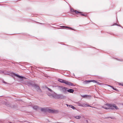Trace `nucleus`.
<instances>
[{
	"label": "nucleus",
	"instance_id": "nucleus-1",
	"mask_svg": "<svg viewBox=\"0 0 123 123\" xmlns=\"http://www.w3.org/2000/svg\"><path fill=\"white\" fill-rule=\"evenodd\" d=\"M105 106L106 107H105L104 108L106 109H115L117 110L118 109L117 107L115 105L107 104Z\"/></svg>",
	"mask_w": 123,
	"mask_h": 123
},
{
	"label": "nucleus",
	"instance_id": "nucleus-2",
	"mask_svg": "<svg viewBox=\"0 0 123 123\" xmlns=\"http://www.w3.org/2000/svg\"><path fill=\"white\" fill-rule=\"evenodd\" d=\"M57 87L58 90L63 92H65L67 91L68 88L67 87L62 86H58Z\"/></svg>",
	"mask_w": 123,
	"mask_h": 123
},
{
	"label": "nucleus",
	"instance_id": "nucleus-3",
	"mask_svg": "<svg viewBox=\"0 0 123 123\" xmlns=\"http://www.w3.org/2000/svg\"><path fill=\"white\" fill-rule=\"evenodd\" d=\"M48 89L49 90H50V92H51L52 93V94H49V93H48V95L52 97L55 98H56L57 94L53 92L52 90H51L49 88H48Z\"/></svg>",
	"mask_w": 123,
	"mask_h": 123
},
{
	"label": "nucleus",
	"instance_id": "nucleus-4",
	"mask_svg": "<svg viewBox=\"0 0 123 123\" xmlns=\"http://www.w3.org/2000/svg\"><path fill=\"white\" fill-rule=\"evenodd\" d=\"M64 96L61 94H57V95L56 98H59L60 99H62L64 98Z\"/></svg>",
	"mask_w": 123,
	"mask_h": 123
},
{
	"label": "nucleus",
	"instance_id": "nucleus-5",
	"mask_svg": "<svg viewBox=\"0 0 123 123\" xmlns=\"http://www.w3.org/2000/svg\"><path fill=\"white\" fill-rule=\"evenodd\" d=\"M64 83H65L66 84L69 86H72L73 85V84L71 82L67 81L65 80L64 81Z\"/></svg>",
	"mask_w": 123,
	"mask_h": 123
},
{
	"label": "nucleus",
	"instance_id": "nucleus-6",
	"mask_svg": "<svg viewBox=\"0 0 123 123\" xmlns=\"http://www.w3.org/2000/svg\"><path fill=\"white\" fill-rule=\"evenodd\" d=\"M79 106L83 107H86L87 106H89L87 105L86 104H79Z\"/></svg>",
	"mask_w": 123,
	"mask_h": 123
},
{
	"label": "nucleus",
	"instance_id": "nucleus-7",
	"mask_svg": "<svg viewBox=\"0 0 123 123\" xmlns=\"http://www.w3.org/2000/svg\"><path fill=\"white\" fill-rule=\"evenodd\" d=\"M33 87L37 90L38 91L39 90V86L36 85H34Z\"/></svg>",
	"mask_w": 123,
	"mask_h": 123
},
{
	"label": "nucleus",
	"instance_id": "nucleus-8",
	"mask_svg": "<svg viewBox=\"0 0 123 123\" xmlns=\"http://www.w3.org/2000/svg\"><path fill=\"white\" fill-rule=\"evenodd\" d=\"M86 82H87V83H89V82H92L94 83H97L98 84L99 83L98 82H97L95 80H92L91 81H90V80L86 81Z\"/></svg>",
	"mask_w": 123,
	"mask_h": 123
},
{
	"label": "nucleus",
	"instance_id": "nucleus-9",
	"mask_svg": "<svg viewBox=\"0 0 123 123\" xmlns=\"http://www.w3.org/2000/svg\"><path fill=\"white\" fill-rule=\"evenodd\" d=\"M74 12H75L77 14L78 13H80V15H82V16H86L84 14H82L81 12H78L76 10H75V11H74Z\"/></svg>",
	"mask_w": 123,
	"mask_h": 123
},
{
	"label": "nucleus",
	"instance_id": "nucleus-10",
	"mask_svg": "<svg viewBox=\"0 0 123 123\" xmlns=\"http://www.w3.org/2000/svg\"><path fill=\"white\" fill-rule=\"evenodd\" d=\"M67 91L70 93H73L74 92V90L72 89H70L68 90L67 89Z\"/></svg>",
	"mask_w": 123,
	"mask_h": 123
},
{
	"label": "nucleus",
	"instance_id": "nucleus-11",
	"mask_svg": "<svg viewBox=\"0 0 123 123\" xmlns=\"http://www.w3.org/2000/svg\"><path fill=\"white\" fill-rule=\"evenodd\" d=\"M14 75L15 76L18 77L22 79L23 77L20 76L17 74H14Z\"/></svg>",
	"mask_w": 123,
	"mask_h": 123
},
{
	"label": "nucleus",
	"instance_id": "nucleus-12",
	"mask_svg": "<svg viewBox=\"0 0 123 123\" xmlns=\"http://www.w3.org/2000/svg\"><path fill=\"white\" fill-rule=\"evenodd\" d=\"M65 80L62 79H60L58 80V81L62 83H64Z\"/></svg>",
	"mask_w": 123,
	"mask_h": 123
},
{
	"label": "nucleus",
	"instance_id": "nucleus-13",
	"mask_svg": "<svg viewBox=\"0 0 123 123\" xmlns=\"http://www.w3.org/2000/svg\"><path fill=\"white\" fill-rule=\"evenodd\" d=\"M75 118L77 119H79L81 117V116H76L75 117Z\"/></svg>",
	"mask_w": 123,
	"mask_h": 123
},
{
	"label": "nucleus",
	"instance_id": "nucleus-14",
	"mask_svg": "<svg viewBox=\"0 0 123 123\" xmlns=\"http://www.w3.org/2000/svg\"><path fill=\"white\" fill-rule=\"evenodd\" d=\"M49 112L50 113H53L54 112V111L52 110L49 109L48 110Z\"/></svg>",
	"mask_w": 123,
	"mask_h": 123
},
{
	"label": "nucleus",
	"instance_id": "nucleus-15",
	"mask_svg": "<svg viewBox=\"0 0 123 123\" xmlns=\"http://www.w3.org/2000/svg\"><path fill=\"white\" fill-rule=\"evenodd\" d=\"M33 108L34 109L37 110L38 108V107L37 106L35 105L33 106Z\"/></svg>",
	"mask_w": 123,
	"mask_h": 123
},
{
	"label": "nucleus",
	"instance_id": "nucleus-16",
	"mask_svg": "<svg viewBox=\"0 0 123 123\" xmlns=\"http://www.w3.org/2000/svg\"><path fill=\"white\" fill-rule=\"evenodd\" d=\"M48 88H47V89H48V90L49 91H48V92H47V94H48V93H49V94H52V93L51 92H50V90H49L48 89Z\"/></svg>",
	"mask_w": 123,
	"mask_h": 123
},
{
	"label": "nucleus",
	"instance_id": "nucleus-17",
	"mask_svg": "<svg viewBox=\"0 0 123 123\" xmlns=\"http://www.w3.org/2000/svg\"><path fill=\"white\" fill-rule=\"evenodd\" d=\"M69 106L73 109H75L74 107V106H73L72 105H70Z\"/></svg>",
	"mask_w": 123,
	"mask_h": 123
},
{
	"label": "nucleus",
	"instance_id": "nucleus-18",
	"mask_svg": "<svg viewBox=\"0 0 123 123\" xmlns=\"http://www.w3.org/2000/svg\"><path fill=\"white\" fill-rule=\"evenodd\" d=\"M62 28H65L66 27V28H70V29H72V28H68V27H66V26H62Z\"/></svg>",
	"mask_w": 123,
	"mask_h": 123
},
{
	"label": "nucleus",
	"instance_id": "nucleus-19",
	"mask_svg": "<svg viewBox=\"0 0 123 123\" xmlns=\"http://www.w3.org/2000/svg\"><path fill=\"white\" fill-rule=\"evenodd\" d=\"M119 85H121L122 86H123V83H119Z\"/></svg>",
	"mask_w": 123,
	"mask_h": 123
},
{
	"label": "nucleus",
	"instance_id": "nucleus-20",
	"mask_svg": "<svg viewBox=\"0 0 123 123\" xmlns=\"http://www.w3.org/2000/svg\"><path fill=\"white\" fill-rule=\"evenodd\" d=\"M110 86V87H112L113 88V89H114V90H116V89H115L114 88V87H112L111 86Z\"/></svg>",
	"mask_w": 123,
	"mask_h": 123
},
{
	"label": "nucleus",
	"instance_id": "nucleus-21",
	"mask_svg": "<svg viewBox=\"0 0 123 123\" xmlns=\"http://www.w3.org/2000/svg\"><path fill=\"white\" fill-rule=\"evenodd\" d=\"M117 25V24H115L114 25Z\"/></svg>",
	"mask_w": 123,
	"mask_h": 123
}]
</instances>
